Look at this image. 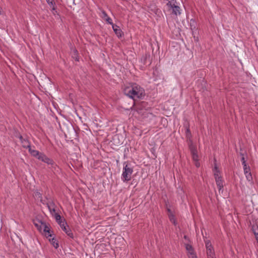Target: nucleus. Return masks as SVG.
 Instances as JSON below:
<instances>
[{
    "instance_id": "nucleus-1",
    "label": "nucleus",
    "mask_w": 258,
    "mask_h": 258,
    "mask_svg": "<svg viewBox=\"0 0 258 258\" xmlns=\"http://www.w3.org/2000/svg\"><path fill=\"white\" fill-rule=\"evenodd\" d=\"M124 94L134 100L142 99L145 95L144 89L136 83H129L124 86Z\"/></svg>"
},
{
    "instance_id": "nucleus-2",
    "label": "nucleus",
    "mask_w": 258,
    "mask_h": 258,
    "mask_svg": "<svg viewBox=\"0 0 258 258\" xmlns=\"http://www.w3.org/2000/svg\"><path fill=\"white\" fill-rule=\"evenodd\" d=\"M123 165L121 179L123 182H127L132 179V175L134 171L133 167L131 164L126 162H124Z\"/></svg>"
},
{
    "instance_id": "nucleus-3",
    "label": "nucleus",
    "mask_w": 258,
    "mask_h": 258,
    "mask_svg": "<svg viewBox=\"0 0 258 258\" xmlns=\"http://www.w3.org/2000/svg\"><path fill=\"white\" fill-rule=\"evenodd\" d=\"M176 3L175 0L168 1L166 4V8L167 10L169 12L170 14L177 16L180 14V9Z\"/></svg>"
},
{
    "instance_id": "nucleus-4",
    "label": "nucleus",
    "mask_w": 258,
    "mask_h": 258,
    "mask_svg": "<svg viewBox=\"0 0 258 258\" xmlns=\"http://www.w3.org/2000/svg\"><path fill=\"white\" fill-rule=\"evenodd\" d=\"M213 172L214 175V177L215 179L216 183L217 184V186L218 188L219 191L220 192L221 191L222 192L223 190V184H224V180H223L221 176L220 170L218 169L216 165L215 166L214 169H213Z\"/></svg>"
},
{
    "instance_id": "nucleus-5",
    "label": "nucleus",
    "mask_w": 258,
    "mask_h": 258,
    "mask_svg": "<svg viewBox=\"0 0 258 258\" xmlns=\"http://www.w3.org/2000/svg\"><path fill=\"white\" fill-rule=\"evenodd\" d=\"M207 258H216L214 248L209 240H205Z\"/></svg>"
},
{
    "instance_id": "nucleus-6",
    "label": "nucleus",
    "mask_w": 258,
    "mask_h": 258,
    "mask_svg": "<svg viewBox=\"0 0 258 258\" xmlns=\"http://www.w3.org/2000/svg\"><path fill=\"white\" fill-rule=\"evenodd\" d=\"M38 159L47 163L48 165H52L54 168H55V167H56V165L54 164L53 160L47 157L45 155H44L42 153H41L40 155L38 157Z\"/></svg>"
},
{
    "instance_id": "nucleus-7",
    "label": "nucleus",
    "mask_w": 258,
    "mask_h": 258,
    "mask_svg": "<svg viewBox=\"0 0 258 258\" xmlns=\"http://www.w3.org/2000/svg\"><path fill=\"white\" fill-rule=\"evenodd\" d=\"M185 249L187 251V255L188 258H195L197 257L194 248L190 244H186Z\"/></svg>"
},
{
    "instance_id": "nucleus-8",
    "label": "nucleus",
    "mask_w": 258,
    "mask_h": 258,
    "mask_svg": "<svg viewBox=\"0 0 258 258\" xmlns=\"http://www.w3.org/2000/svg\"><path fill=\"white\" fill-rule=\"evenodd\" d=\"M59 225L61 229L66 232V233L69 236H70V237H73V234L66 222H64V221H60L59 223Z\"/></svg>"
},
{
    "instance_id": "nucleus-9",
    "label": "nucleus",
    "mask_w": 258,
    "mask_h": 258,
    "mask_svg": "<svg viewBox=\"0 0 258 258\" xmlns=\"http://www.w3.org/2000/svg\"><path fill=\"white\" fill-rule=\"evenodd\" d=\"M40 231H42L44 235L47 238L52 237V234L50 230L49 227L44 222L43 224H42Z\"/></svg>"
},
{
    "instance_id": "nucleus-10",
    "label": "nucleus",
    "mask_w": 258,
    "mask_h": 258,
    "mask_svg": "<svg viewBox=\"0 0 258 258\" xmlns=\"http://www.w3.org/2000/svg\"><path fill=\"white\" fill-rule=\"evenodd\" d=\"M244 173L246 179L251 183L252 182V177L250 172V169L249 166L243 167Z\"/></svg>"
},
{
    "instance_id": "nucleus-11",
    "label": "nucleus",
    "mask_w": 258,
    "mask_h": 258,
    "mask_svg": "<svg viewBox=\"0 0 258 258\" xmlns=\"http://www.w3.org/2000/svg\"><path fill=\"white\" fill-rule=\"evenodd\" d=\"M46 205L50 214L51 215H53V213H55V212H56V206L54 203L52 201L49 200L46 203Z\"/></svg>"
},
{
    "instance_id": "nucleus-12",
    "label": "nucleus",
    "mask_w": 258,
    "mask_h": 258,
    "mask_svg": "<svg viewBox=\"0 0 258 258\" xmlns=\"http://www.w3.org/2000/svg\"><path fill=\"white\" fill-rule=\"evenodd\" d=\"M19 138L21 142L23 147L27 149L30 148V144L27 139H24L21 135L19 136Z\"/></svg>"
},
{
    "instance_id": "nucleus-13",
    "label": "nucleus",
    "mask_w": 258,
    "mask_h": 258,
    "mask_svg": "<svg viewBox=\"0 0 258 258\" xmlns=\"http://www.w3.org/2000/svg\"><path fill=\"white\" fill-rule=\"evenodd\" d=\"M111 25H112V29H113L114 33L116 35V36L118 38L121 37L122 35V32L121 30V29L119 28V27L114 24H113Z\"/></svg>"
},
{
    "instance_id": "nucleus-14",
    "label": "nucleus",
    "mask_w": 258,
    "mask_h": 258,
    "mask_svg": "<svg viewBox=\"0 0 258 258\" xmlns=\"http://www.w3.org/2000/svg\"><path fill=\"white\" fill-rule=\"evenodd\" d=\"M192 157L193 160L195 162V165L197 167H199L200 165V162H199V157L198 155L197 152L192 153Z\"/></svg>"
},
{
    "instance_id": "nucleus-15",
    "label": "nucleus",
    "mask_w": 258,
    "mask_h": 258,
    "mask_svg": "<svg viewBox=\"0 0 258 258\" xmlns=\"http://www.w3.org/2000/svg\"><path fill=\"white\" fill-rule=\"evenodd\" d=\"M102 15H103V18L105 20V21L109 24L110 25H112L113 23L112 22V21L111 20V19L107 15V14H106V13L104 11H103L102 12Z\"/></svg>"
},
{
    "instance_id": "nucleus-16",
    "label": "nucleus",
    "mask_w": 258,
    "mask_h": 258,
    "mask_svg": "<svg viewBox=\"0 0 258 258\" xmlns=\"http://www.w3.org/2000/svg\"><path fill=\"white\" fill-rule=\"evenodd\" d=\"M29 151L31 155L34 157H36L38 159V157L40 155L41 153L39 152L37 150H32L31 147L29 148Z\"/></svg>"
},
{
    "instance_id": "nucleus-17",
    "label": "nucleus",
    "mask_w": 258,
    "mask_h": 258,
    "mask_svg": "<svg viewBox=\"0 0 258 258\" xmlns=\"http://www.w3.org/2000/svg\"><path fill=\"white\" fill-rule=\"evenodd\" d=\"M189 148L191 153L197 152L196 146L194 145L192 141L189 140Z\"/></svg>"
},
{
    "instance_id": "nucleus-18",
    "label": "nucleus",
    "mask_w": 258,
    "mask_h": 258,
    "mask_svg": "<svg viewBox=\"0 0 258 258\" xmlns=\"http://www.w3.org/2000/svg\"><path fill=\"white\" fill-rule=\"evenodd\" d=\"M44 222H42L41 221H35L34 222V225L37 228V229L40 231V229L41 228V226H42V224H43Z\"/></svg>"
},
{
    "instance_id": "nucleus-19",
    "label": "nucleus",
    "mask_w": 258,
    "mask_h": 258,
    "mask_svg": "<svg viewBox=\"0 0 258 258\" xmlns=\"http://www.w3.org/2000/svg\"><path fill=\"white\" fill-rule=\"evenodd\" d=\"M168 217H169V220L174 225H176V219L174 217V216L173 215V214L172 213H171V214H169L168 215Z\"/></svg>"
},
{
    "instance_id": "nucleus-20",
    "label": "nucleus",
    "mask_w": 258,
    "mask_h": 258,
    "mask_svg": "<svg viewBox=\"0 0 258 258\" xmlns=\"http://www.w3.org/2000/svg\"><path fill=\"white\" fill-rule=\"evenodd\" d=\"M54 217L56 221L59 224L60 221H62L61 219V216L59 214H58L57 213L55 212V213H53V215H52Z\"/></svg>"
},
{
    "instance_id": "nucleus-21",
    "label": "nucleus",
    "mask_w": 258,
    "mask_h": 258,
    "mask_svg": "<svg viewBox=\"0 0 258 258\" xmlns=\"http://www.w3.org/2000/svg\"><path fill=\"white\" fill-rule=\"evenodd\" d=\"M49 240L55 248H57L58 247V243L56 242L55 239H54V238L50 237Z\"/></svg>"
},
{
    "instance_id": "nucleus-22",
    "label": "nucleus",
    "mask_w": 258,
    "mask_h": 258,
    "mask_svg": "<svg viewBox=\"0 0 258 258\" xmlns=\"http://www.w3.org/2000/svg\"><path fill=\"white\" fill-rule=\"evenodd\" d=\"M145 60L144 61L143 63H149L150 64L151 63V62L150 61V55L148 54H146L144 56Z\"/></svg>"
},
{
    "instance_id": "nucleus-23",
    "label": "nucleus",
    "mask_w": 258,
    "mask_h": 258,
    "mask_svg": "<svg viewBox=\"0 0 258 258\" xmlns=\"http://www.w3.org/2000/svg\"><path fill=\"white\" fill-rule=\"evenodd\" d=\"M185 133H186V137L187 138H190V137H191V133H190V132L189 128L188 127H186Z\"/></svg>"
},
{
    "instance_id": "nucleus-24",
    "label": "nucleus",
    "mask_w": 258,
    "mask_h": 258,
    "mask_svg": "<svg viewBox=\"0 0 258 258\" xmlns=\"http://www.w3.org/2000/svg\"><path fill=\"white\" fill-rule=\"evenodd\" d=\"M35 196L36 197H37L38 198H40V201L41 202V203L43 204H44V203L42 202V196H41V194L39 192H38L37 191L36 193H35Z\"/></svg>"
},
{
    "instance_id": "nucleus-25",
    "label": "nucleus",
    "mask_w": 258,
    "mask_h": 258,
    "mask_svg": "<svg viewBox=\"0 0 258 258\" xmlns=\"http://www.w3.org/2000/svg\"><path fill=\"white\" fill-rule=\"evenodd\" d=\"M47 4L49 5L50 7H51V6L55 5V2L53 0H46Z\"/></svg>"
},
{
    "instance_id": "nucleus-26",
    "label": "nucleus",
    "mask_w": 258,
    "mask_h": 258,
    "mask_svg": "<svg viewBox=\"0 0 258 258\" xmlns=\"http://www.w3.org/2000/svg\"><path fill=\"white\" fill-rule=\"evenodd\" d=\"M241 161H242V164L243 166V167H246L247 166V165H246V161L245 160V158L243 156H242V158H241Z\"/></svg>"
},
{
    "instance_id": "nucleus-27",
    "label": "nucleus",
    "mask_w": 258,
    "mask_h": 258,
    "mask_svg": "<svg viewBox=\"0 0 258 258\" xmlns=\"http://www.w3.org/2000/svg\"><path fill=\"white\" fill-rule=\"evenodd\" d=\"M52 7V10H51V11L52 12V13L55 15V13H56V8L55 7V5H53V6H51Z\"/></svg>"
},
{
    "instance_id": "nucleus-28",
    "label": "nucleus",
    "mask_w": 258,
    "mask_h": 258,
    "mask_svg": "<svg viewBox=\"0 0 258 258\" xmlns=\"http://www.w3.org/2000/svg\"><path fill=\"white\" fill-rule=\"evenodd\" d=\"M196 28L195 27H194V28H192V26L191 25V30L193 31V30L195 29Z\"/></svg>"
},
{
    "instance_id": "nucleus-29",
    "label": "nucleus",
    "mask_w": 258,
    "mask_h": 258,
    "mask_svg": "<svg viewBox=\"0 0 258 258\" xmlns=\"http://www.w3.org/2000/svg\"><path fill=\"white\" fill-rule=\"evenodd\" d=\"M116 138H117V139H118V136H115L114 137L113 140H115Z\"/></svg>"
},
{
    "instance_id": "nucleus-30",
    "label": "nucleus",
    "mask_w": 258,
    "mask_h": 258,
    "mask_svg": "<svg viewBox=\"0 0 258 258\" xmlns=\"http://www.w3.org/2000/svg\"><path fill=\"white\" fill-rule=\"evenodd\" d=\"M168 211L169 213V214L172 213L171 211L169 209H168Z\"/></svg>"
},
{
    "instance_id": "nucleus-31",
    "label": "nucleus",
    "mask_w": 258,
    "mask_h": 258,
    "mask_svg": "<svg viewBox=\"0 0 258 258\" xmlns=\"http://www.w3.org/2000/svg\"><path fill=\"white\" fill-rule=\"evenodd\" d=\"M76 60H77L78 61H79V59H78V58L77 57H76Z\"/></svg>"
},
{
    "instance_id": "nucleus-32",
    "label": "nucleus",
    "mask_w": 258,
    "mask_h": 258,
    "mask_svg": "<svg viewBox=\"0 0 258 258\" xmlns=\"http://www.w3.org/2000/svg\"><path fill=\"white\" fill-rule=\"evenodd\" d=\"M163 1H164H164H167V2H168V1H169V0H163Z\"/></svg>"
},
{
    "instance_id": "nucleus-33",
    "label": "nucleus",
    "mask_w": 258,
    "mask_h": 258,
    "mask_svg": "<svg viewBox=\"0 0 258 258\" xmlns=\"http://www.w3.org/2000/svg\"><path fill=\"white\" fill-rule=\"evenodd\" d=\"M1 10H2V9H1V8L0 7V14H1Z\"/></svg>"
}]
</instances>
